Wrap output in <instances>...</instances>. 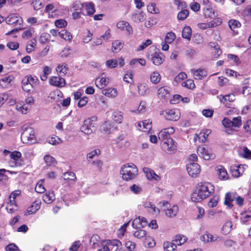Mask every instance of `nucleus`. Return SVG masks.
I'll use <instances>...</instances> for the list:
<instances>
[{
  "label": "nucleus",
  "mask_w": 251,
  "mask_h": 251,
  "mask_svg": "<svg viewBox=\"0 0 251 251\" xmlns=\"http://www.w3.org/2000/svg\"><path fill=\"white\" fill-rule=\"evenodd\" d=\"M56 70L58 73L64 75L67 72L68 67L66 64H58Z\"/></svg>",
  "instance_id": "3c124183"
},
{
  "label": "nucleus",
  "mask_w": 251,
  "mask_h": 251,
  "mask_svg": "<svg viewBox=\"0 0 251 251\" xmlns=\"http://www.w3.org/2000/svg\"><path fill=\"white\" fill-rule=\"evenodd\" d=\"M63 178L65 180L70 183H74L76 178L75 175L72 172H68L63 175Z\"/></svg>",
  "instance_id": "c756f323"
},
{
  "label": "nucleus",
  "mask_w": 251,
  "mask_h": 251,
  "mask_svg": "<svg viewBox=\"0 0 251 251\" xmlns=\"http://www.w3.org/2000/svg\"><path fill=\"white\" fill-rule=\"evenodd\" d=\"M33 86L26 76L22 80V87L24 91L29 92Z\"/></svg>",
  "instance_id": "c9c22d12"
},
{
  "label": "nucleus",
  "mask_w": 251,
  "mask_h": 251,
  "mask_svg": "<svg viewBox=\"0 0 251 251\" xmlns=\"http://www.w3.org/2000/svg\"><path fill=\"white\" fill-rule=\"evenodd\" d=\"M192 35L191 28L188 26H186L183 27L182 31V36L183 38L190 40Z\"/></svg>",
  "instance_id": "79ce46f5"
},
{
  "label": "nucleus",
  "mask_w": 251,
  "mask_h": 251,
  "mask_svg": "<svg viewBox=\"0 0 251 251\" xmlns=\"http://www.w3.org/2000/svg\"><path fill=\"white\" fill-rule=\"evenodd\" d=\"M150 80L152 83L157 84L161 80V75L158 72H153L150 75Z\"/></svg>",
  "instance_id": "ea45409f"
},
{
  "label": "nucleus",
  "mask_w": 251,
  "mask_h": 251,
  "mask_svg": "<svg viewBox=\"0 0 251 251\" xmlns=\"http://www.w3.org/2000/svg\"><path fill=\"white\" fill-rule=\"evenodd\" d=\"M40 208V203L39 202H34L32 205L29 207L25 212V215L27 216L30 214L35 213Z\"/></svg>",
  "instance_id": "c85d7f7f"
},
{
  "label": "nucleus",
  "mask_w": 251,
  "mask_h": 251,
  "mask_svg": "<svg viewBox=\"0 0 251 251\" xmlns=\"http://www.w3.org/2000/svg\"><path fill=\"white\" fill-rule=\"evenodd\" d=\"M175 38V34L173 32H169L167 33L165 36V41L168 44H171L174 41Z\"/></svg>",
  "instance_id": "052dcab7"
},
{
  "label": "nucleus",
  "mask_w": 251,
  "mask_h": 251,
  "mask_svg": "<svg viewBox=\"0 0 251 251\" xmlns=\"http://www.w3.org/2000/svg\"><path fill=\"white\" fill-rule=\"evenodd\" d=\"M209 46L213 48L215 50V56H219L221 53V50L220 49L219 46L215 42H210L209 44Z\"/></svg>",
  "instance_id": "4d7b16f0"
},
{
  "label": "nucleus",
  "mask_w": 251,
  "mask_h": 251,
  "mask_svg": "<svg viewBox=\"0 0 251 251\" xmlns=\"http://www.w3.org/2000/svg\"><path fill=\"white\" fill-rule=\"evenodd\" d=\"M232 222L230 221H226L222 228V233L225 235L228 234L232 229Z\"/></svg>",
  "instance_id": "473e14b6"
},
{
  "label": "nucleus",
  "mask_w": 251,
  "mask_h": 251,
  "mask_svg": "<svg viewBox=\"0 0 251 251\" xmlns=\"http://www.w3.org/2000/svg\"><path fill=\"white\" fill-rule=\"evenodd\" d=\"M217 240V237L207 232L201 237V240L204 243L212 242Z\"/></svg>",
  "instance_id": "7c9ffc66"
},
{
  "label": "nucleus",
  "mask_w": 251,
  "mask_h": 251,
  "mask_svg": "<svg viewBox=\"0 0 251 251\" xmlns=\"http://www.w3.org/2000/svg\"><path fill=\"white\" fill-rule=\"evenodd\" d=\"M160 204L166 207V209L164 210H165V214L168 217L174 218L177 215L179 210V208L177 205L174 204L171 206L167 201H165L161 202Z\"/></svg>",
  "instance_id": "0eeeda50"
},
{
  "label": "nucleus",
  "mask_w": 251,
  "mask_h": 251,
  "mask_svg": "<svg viewBox=\"0 0 251 251\" xmlns=\"http://www.w3.org/2000/svg\"><path fill=\"white\" fill-rule=\"evenodd\" d=\"M44 181V179H41L39 180L36 184V185L35 188V190L37 193H43L44 192H45L46 189L43 185Z\"/></svg>",
  "instance_id": "8fccbe9b"
},
{
  "label": "nucleus",
  "mask_w": 251,
  "mask_h": 251,
  "mask_svg": "<svg viewBox=\"0 0 251 251\" xmlns=\"http://www.w3.org/2000/svg\"><path fill=\"white\" fill-rule=\"evenodd\" d=\"M175 132V129L173 127H170L164 128L159 132L158 134V139L161 141L171 138L170 136V134H173Z\"/></svg>",
  "instance_id": "2eb2a0df"
},
{
  "label": "nucleus",
  "mask_w": 251,
  "mask_h": 251,
  "mask_svg": "<svg viewBox=\"0 0 251 251\" xmlns=\"http://www.w3.org/2000/svg\"><path fill=\"white\" fill-rule=\"evenodd\" d=\"M197 153L201 158L205 160L213 159L215 158V154L208 147L200 146L197 149Z\"/></svg>",
  "instance_id": "423d86ee"
},
{
  "label": "nucleus",
  "mask_w": 251,
  "mask_h": 251,
  "mask_svg": "<svg viewBox=\"0 0 251 251\" xmlns=\"http://www.w3.org/2000/svg\"><path fill=\"white\" fill-rule=\"evenodd\" d=\"M228 25L231 30H234L241 26L239 22L235 20H230L228 22Z\"/></svg>",
  "instance_id": "bf43d9fd"
},
{
  "label": "nucleus",
  "mask_w": 251,
  "mask_h": 251,
  "mask_svg": "<svg viewBox=\"0 0 251 251\" xmlns=\"http://www.w3.org/2000/svg\"><path fill=\"white\" fill-rule=\"evenodd\" d=\"M113 120L118 124L122 123L123 120V112L120 111H115L112 114Z\"/></svg>",
  "instance_id": "4c0bfd02"
},
{
  "label": "nucleus",
  "mask_w": 251,
  "mask_h": 251,
  "mask_svg": "<svg viewBox=\"0 0 251 251\" xmlns=\"http://www.w3.org/2000/svg\"><path fill=\"white\" fill-rule=\"evenodd\" d=\"M15 108L22 114H26L29 111L31 107L26 105L23 101H20L16 103Z\"/></svg>",
  "instance_id": "5701e85b"
},
{
  "label": "nucleus",
  "mask_w": 251,
  "mask_h": 251,
  "mask_svg": "<svg viewBox=\"0 0 251 251\" xmlns=\"http://www.w3.org/2000/svg\"><path fill=\"white\" fill-rule=\"evenodd\" d=\"M235 201L239 206H242L244 203V198L239 196L235 192H230L226 193L225 195L224 204L229 208L233 207L232 202Z\"/></svg>",
  "instance_id": "7ed1b4c3"
},
{
  "label": "nucleus",
  "mask_w": 251,
  "mask_h": 251,
  "mask_svg": "<svg viewBox=\"0 0 251 251\" xmlns=\"http://www.w3.org/2000/svg\"><path fill=\"white\" fill-rule=\"evenodd\" d=\"M165 119L167 120L176 121L180 118V113L177 109H170L166 111Z\"/></svg>",
  "instance_id": "dca6fc26"
},
{
  "label": "nucleus",
  "mask_w": 251,
  "mask_h": 251,
  "mask_svg": "<svg viewBox=\"0 0 251 251\" xmlns=\"http://www.w3.org/2000/svg\"><path fill=\"white\" fill-rule=\"evenodd\" d=\"M191 71L195 79H202L205 77L207 75V71L202 69L191 70Z\"/></svg>",
  "instance_id": "4be33fe9"
},
{
  "label": "nucleus",
  "mask_w": 251,
  "mask_h": 251,
  "mask_svg": "<svg viewBox=\"0 0 251 251\" xmlns=\"http://www.w3.org/2000/svg\"><path fill=\"white\" fill-rule=\"evenodd\" d=\"M143 171L146 175L147 179L149 180L158 181L160 179V177L155 173L154 171L149 168H144Z\"/></svg>",
  "instance_id": "6ab92c4d"
},
{
  "label": "nucleus",
  "mask_w": 251,
  "mask_h": 251,
  "mask_svg": "<svg viewBox=\"0 0 251 251\" xmlns=\"http://www.w3.org/2000/svg\"><path fill=\"white\" fill-rule=\"evenodd\" d=\"M240 152L245 158H249L251 157V151L247 147H243L241 149Z\"/></svg>",
  "instance_id": "774afa93"
},
{
  "label": "nucleus",
  "mask_w": 251,
  "mask_h": 251,
  "mask_svg": "<svg viewBox=\"0 0 251 251\" xmlns=\"http://www.w3.org/2000/svg\"><path fill=\"white\" fill-rule=\"evenodd\" d=\"M181 85L183 87L190 89H193L195 87V84L192 79H188L185 81L182 82Z\"/></svg>",
  "instance_id": "5fc2aeb1"
},
{
  "label": "nucleus",
  "mask_w": 251,
  "mask_h": 251,
  "mask_svg": "<svg viewBox=\"0 0 251 251\" xmlns=\"http://www.w3.org/2000/svg\"><path fill=\"white\" fill-rule=\"evenodd\" d=\"M214 191V187L210 183L203 182L197 187L192 194L191 199L194 202H199L209 197Z\"/></svg>",
  "instance_id": "f257e3e1"
},
{
  "label": "nucleus",
  "mask_w": 251,
  "mask_h": 251,
  "mask_svg": "<svg viewBox=\"0 0 251 251\" xmlns=\"http://www.w3.org/2000/svg\"><path fill=\"white\" fill-rule=\"evenodd\" d=\"M101 93L108 98H114L117 97L118 95V91L115 88L108 87L103 89L102 90Z\"/></svg>",
  "instance_id": "b1692460"
},
{
  "label": "nucleus",
  "mask_w": 251,
  "mask_h": 251,
  "mask_svg": "<svg viewBox=\"0 0 251 251\" xmlns=\"http://www.w3.org/2000/svg\"><path fill=\"white\" fill-rule=\"evenodd\" d=\"M164 57V54L158 51H155L152 54H149L148 55V58L156 66H159L163 62Z\"/></svg>",
  "instance_id": "ddd939ff"
},
{
  "label": "nucleus",
  "mask_w": 251,
  "mask_h": 251,
  "mask_svg": "<svg viewBox=\"0 0 251 251\" xmlns=\"http://www.w3.org/2000/svg\"><path fill=\"white\" fill-rule=\"evenodd\" d=\"M109 82V78L106 77L104 74H102L96 79L95 84L98 88L103 89L105 86L108 85Z\"/></svg>",
  "instance_id": "f3484780"
},
{
  "label": "nucleus",
  "mask_w": 251,
  "mask_h": 251,
  "mask_svg": "<svg viewBox=\"0 0 251 251\" xmlns=\"http://www.w3.org/2000/svg\"><path fill=\"white\" fill-rule=\"evenodd\" d=\"M124 43L119 40L114 41L112 43V51L113 52H119L123 47Z\"/></svg>",
  "instance_id": "f704fd0d"
},
{
  "label": "nucleus",
  "mask_w": 251,
  "mask_h": 251,
  "mask_svg": "<svg viewBox=\"0 0 251 251\" xmlns=\"http://www.w3.org/2000/svg\"><path fill=\"white\" fill-rule=\"evenodd\" d=\"M49 83L51 85L62 87L66 84L65 79L59 76H53L50 78Z\"/></svg>",
  "instance_id": "a211bd4d"
},
{
  "label": "nucleus",
  "mask_w": 251,
  "mask_h": 251,
  "mask_svg": "<svg viewBox=\"0 0 251 251\" xmlns=\"http://www.w3.org/2000/svg\"><path fill=\"white\" fill-rule=\"evenodd\" d=\"M13 77L12 76H5L0 79V85L2 87L6 86L7 84L11 83Z\"/></svg>",
  "instance_id": "09e8293b"
},
{
  "label": "nucleus",
  "mask_w": 251,
  "mask_h": 251,
  "mask_svg": "<svg viewBox=\"0 0 251 251\" xmlns=\"http://www.w3.org/2000/svg\"><path fill=\"white\" fill-rule=\"evenodd\" d=\"M157 24V20L156 18L151 17L148 20L146 21L145 23V26L147 28H150L152 25H155Z\"/></svg>",
  "instance_id": "69168bd1"
},
{
  "label": "nucleus",
  "mask_w": 251,
  "mask_h": 251,
  "mask_svg": "<svg viewBox=\"0 0 251 251\" xmlns=\"http://www.w3.org/2000/svg\"><path fill=\"white\" fill-rule=\"evenodd\" d=\"M189 15V11L187 10L184 9L180 11L177 14V19L178 20H184Z\"/></svg>",
  "instance_id": "680f3d73"
},
{
  "label": "nucleus",
  "mask_w": 251,
  "mask_h": 251,
  "mask_svg": "<svg viewBox=\"0 0 251 251\" xmlns=\"http://www.w3.org/2000/svg\"><path fill=\"white\" fill-rule=\"evenodd\" d=\"M217 98L220 101L221 103L223 104L225 106L231 107L230 103L234 101L235 100V96L234 93H230L225 96L219 95L217 96Z\"/></svg>",
  "instance_id": "f8f14e48"
},
{
  "label": "nucleus",
  "mask_w": 251,
  "mask_h": 251,
  "mask_svg": "<svg viewBox=\"0 0 251 251\" xmlns=\"http://www.w3.org/2000/svg\"><path fill=\"white\" fill-rule=\"evenodd\" d=\"M121 245V242L118 240H110L103 241L101 243L102 248L99 249L98 251H110L114 250L117 251L119 247Z\"/></svg>",
  "instance_id": "39448f33"
},
{
  "label": "nucleus",
  "mask_w": 251,
  "mask_h": 251,
  "mask_svg": "<svg viewBox=\"0 0 251 251\" xmlns=\"http://www.w3.org/2000/svg\"><path fill=\"white\" fill-rule=\"evenodd\" d=\"M216 170L218 173L220 179H226L228 178V174L225 168L222 166L216 167Z\"/></svg>",
  "instance_id": "2f4dec72"
},
{
  "label": "nucleus",
  "mask_w": 251,
  "mask_h": 251,
  "mask_svg": "<svg viewBox=\"0 0 251 251\" xmlns=\"http://www.w3.org/2000/svg\"><path fill=\"white\" fill-rule=\"evenodd\" d=\"M138 129L144 132H147L151 128V121L150 120H146L138 123Z\"/></svg>",
  "instance_id": "aec40b11"
},
{
  "label": "nucleus",
  "mask_w": 251,
  "mask_h": 251,
  "mask_svg": "<svg viewBox=\"0 0 251 251\" xmlns=\"http://www.w3.org/2000/svg\"><path fill=\"white\" fill-rule=\"evenodd\" d=\"M233 91L237 94H242L245 97L249 95L251 93V87L245 85L242 87V90H240L237 87L235 86L233 89Z\"/></svg>",
  "instance_id": "393cba45"
},
{
  "label": "nucleus",
  "mask_w": 251,
  "mask_h": 251,
  "mask_svg": "<svg viewBox=\"0 0 251 251\" xmlns=\"http://www.w3.org/2000/svg\"><path fill=\"white\" fill-rule=\"evenodd\" d=\"M112 124L110 122L107 121L103 123L100 126L101 132L106 134H109L111 132Z\"/></svg>",
  "instance_id": "a19ab883"
},
{
  "label": "nucleus",
  "mask_w": 251,
  "mask_h": 251,
  "mask_svg": "<svg viewBox=\"0 0 251 251\" xmlns=\"http://www.w3.org/2000/svg\"><path fill=\"white\" fill-rule=\"evenodd\" d=\"M163 248L164 251H175L176 246L174 242H166L164 243Z\"/></svg>",
  "instance_id": "a18cd8bd"
},
{
  "label": "nucleus",
  "mask_w": 251,
  "mask_h": 251,
  "mask_svg": "<svg viewBox=\"0 0 251 251\" xmlns=\"http://www.w3.org/2000/svg\"><path fill=\"white\" fill-rule=\"evenodd\" d=\"M242 15L247 19H251V4L248 5L242 12Z\"/></svg>",
  "instance_id": "6e6d98bb"
},
{
  "label": "nucleus",
  "mask_w": 251,
  "mask_h": 251,
  "mask_svg": "<svg viewBox=\"0 0 251 251\" xmlns=\"http://www.w3.org/2000/svg\"><path fill=\"white\" fill-rule=\"evenodd\" d=\"M203 14L204 16L207 18H212L216 16L214 10L210 7H206L204 9Z\"/></svg>",
  "instance_id": "de8ad7c7"
},
{
  "label": "nucleus",
  "mask_w": 251,
  "mask_h": 251,
  "mask_svg": "<svg viewBox=\"0 0 251 251\" xmlns=\"http://www.w3.org/2000/svg\"><path fill=\"white\" fill-rule=\"evenodd\" d=\"M100 151L99 149L94 150L91 152L88 153L86 155V158L88 161L90 159H92L95 157V156H98L100 154Z\"/></svg>",
  "instance_id": "864d4df0"
},
{
  "label": "nucleus",
  "mask_w": 251,
  "mask_h": 251,
  "mask_svg": "<svg viewBox=\"0 0 251 251\" xmlns=\"http://www.w3.org/2000/svg\"><path fill=\"white\" fill-rule=\"evenodd\" d=\"M22 154L20 151H14L10 154V159L9 164L10 167H17L21 166L22 161L21 159Z\"/></svg>",
  "instance_id": "6e6552de"
},
{
  "label": "nucleus",
  "mask_w": 251,
  "mask_h": 251,
  "mask_svg": "<svg viewBox=\"0 0 251 251\" xmlns=\"http://www.w3.org/2000/svg\"><path fill=\"white\" fill-rule=\"evenodd\" d=\"M147 232L143 229H139L135 231L133 233V235L135 237L138 239L143 238L146 236Z\"/></svg>",
  "instance_id": "0e129e2a"
},
{
  "label": "nucleus",
  "mask_w": 251,
  "mask_h": 251,
  "mask_svg": "<svg viewBox=\"0 0 251 251\" xmlns=\"http://www.w3.org/2000/svg\"><path fill=\"white\" fill-rule=\"evenodd\" d=\"M59 36L65 40L71 41L72 39V35L71 33L66 30H62L59 32Z\"/></svg>",
  "instance_id": "49530a36"
},
{
  "label": "nucleus",
  "mask_w": 251,
  "mask_h": 251,
  "mask_svg": "<svg viewBox=\"0 0 251 251\" xmlns=\"http://www.w3.org/2000/svg\"><path fill=\"white\" fill-rule=\"evenodd\" d=\"M55 199V197L53 191L46 193L43 196V201L47 203H51Z\"/></svg>",
  "instance_id": "e433bc0d"
},
{
  "label": "nucleus",
  "mask_w": 251,
  "mask_h": 251,
  "mask_svg": "<svg viewBox=\"0 0 251 251\" xmlns=\"http://www.w3.org/2000/svg\"><path fill=\"white\" fill-rule=\"evenodd\" d=\"M56 9L52 4H48L45 8V12L48 14L49 17L54 18L55 15V12Z\"/></svg>",
  "instance_id": "72a5a7b5"
},
{
  "label": "nucleus",
  "mask_w": 251,
  "mask_h": 251,
  "mask_svg": "<svg viewBox=\"0 0 251 251\" xmlns=\"http://www.w3.org/2000/svg\"><path fill=\"white\" fill-rule=\"evenodd\" d=\"M33 8L35 10H39L42 7V0H33L31 3Z\"/></svg>",
  "instance_id": "338daca9"
},
{
  "label": "nucleus",
  "mask_w": 251,
  "mask_h": 251,
  "mask_svg": "<svg viewBox=\"0 0 251 251\" xmlns=\"http://www.w3.org/2000/svg\"><path fill=\"white\" fill-rule=\"evenodd\" d=\"M82 6L85 8L88 16H91L93 15L96 11L95 5L91 2L83 3Z\"/></svg>",
  "instance_id": "cd10ccee"
},
{
  "label": "nucleus",
  "mask_w": 251,
  "mask_h": 251,
  "mask_svg": "<svg viewBox=\"0 0 251 251\" xmlns=\"http://www.w3.org/2000/svg\"><path fill=\"white\" fill-rule=\"evenodd\" d=\"M245 165H235L231 167V171L233 176L235 177L240 176L243 173Z\"/></svg>",
  "instance_id": "bb28decb"
},
{
  "label": "nucleus",
  "mask_w": 251,
  "mask_h": 251,
  "mask_svg": "<svg viewBox=\"0 0 251 251\" xmlns=\"http://www.w3.org/2000/svg\"><path fill=\"white\" fill-rule=\"evenodd\" d=\"M251 221V210L245 211L241 214V221L244 224H246Z\"/></svg>",
  "instance_id": "37998d69"
},
{
  "label": "nucleus",
  "mask_w": 251,
  "mask_h": 251,
  "mask_svg": "<svg viewBox=\"0 0 251 251\" xmlns=\"http://www.w3.org/2000/svg\"><path fill=\"white\" fill-rule=\"evenodd\" d=\"M186 167L188 174L192 177H197L200 173V166L198 163H187Z\"/></svg>",
  "instance_id": "9b49d317"
},
{
  "label": "nucleus",
  "mask_w": 251,
  "mask_h": 251,
  "mask_svg": "<svg viewBox=\"0 0 251 251\" xmlns=\"http://www.w3.org/2000/svg\"><path fill=\"white\" fill-rule=\"evenodd\" d=\"M211 133L210 129H206L202 130L198 134H196L195 137L196 140H198L200 143H204L206 141L208 135Z\"/></svg>",
  "instance_id": "a878e982"
},
{
  "label": "nucleus",
  "mask_w": 251,
  "mask_h": 251,
  "mask_svg": "<svg viewBox=\"0 0 251 251\" xmlns=\"http://www.w3.org/2000/svg\"><path fill=\"white\" fill-rule=\"evenodd\" d=\"M138 92L139 95L144 96L146 94L148 86L146 83H139L137 85Z\"/></svg>",
  "instance_id": "c03bdc74"
},
{
  "label": "nucleus",
  "mask_w": 251,
  "mask_h": 251,
  "mask_svg": "<svg viewBox=\"0 0 251 251\" xmlns=\"http://www.w3.org/2000/svg\"><path fill=\"white\" fill-rule=\"evenodd\" d=\"M187 240L186 236L183 235H177L176 236L175 239L173 240V242L176 244V246H180L184 243Z\"/></svg>",
  "instance_id": "58836bf2"
},
{
  "label": "nucleus",
  "mask_w": 251,
  "mask_h": 251,
  "mask_svg": "<svg viewBox=\"0 0 251 251\" xmlns=\"http://www.w3.org/2000/svg\"><path fill=\"white\" fill-rule=\"evenodd\" d=\"M105 65L108 68H114L117 66L118 61L115 59L108 60L106 61Z\"/></svg>",
  "instance_id": "e2e57ef3"
},
{
  "label": "nucleus",
  "mask_w": 251,
  "mask_h": 251,
  "mask_svg": "<svg viewBox=\"0 0 251 251\" xmlns=\"http://www.w3.org/2000/svg\"><path fill=\"white\" fill-rule=\"evenodd\" d=\"M94 124L90 119L85 120L80 127V130L86 134H90L96 130Z\"/></svg>",
  "instance_id": "9d476101"
},
{
  "label": "nucleus",
  "mask_w": 251,
  "mask_h": 251,
  "mask_svg": "<svg viewBox=\"0 0 251 251\" xmlns=\"http://www.w3.org/2000/svg\"><path fill=\"white\" fill-rule=\"evenodd\" d=\"M146 15L143 11H136L131 16V19L135 23H139L146 19Z\"/></svg>",
  "instance_id": "412c9836"
},
{
  "label": "nucleus",
  "mask_w": 251,
  "mask_h": 251,
  "mask_svg": "<svg viewBox=\"0 0 251 251\" xmlns=\"http://www.w3.org/2000/svg\"><path fill=\"white\" fill-rule=\"evenodd\" d=\"M157 94L159 97L165 98L168 94V88L167 87H161L158 89Z\"/></svg>",
  "instance_id": "13d9d810"
},
{
  "label": "nucleus",
  "mask_w": 251,
  "mask_h": 251,
  "mask_svg": "<svg viewBox=\"0 0 251 251\" xmlns=\"http://www.w3.org/2000/svg\"><path fill=\"white\" fill-rule=\"evenodd\" d=\"M44 161L47 166L53 165L56 163L55 159L50 155H46L44 157Z\"/></svg>",
  "instance_id": "603ef678"
},
{
  "label": "nucleus",
  "mask_w": 251,
  "mask_h": 251,
  "mask_svg": "<svg viewBox=\"0 0 251 251\" xmlns=\"http://www.w3.org/2000/svg\"><path fill=\"white\" fill-rule=\"evenodd\" d=\"M163 149L168 153H171L176 150V143L172 138L162 141Z\"/></svg>",
  "instance_id": "1a4fd4ad"
},
{
  "label": "nucleus",
  "mask_w": 251,
  "mask_h": 251,
  "mask_svg": "<svg viewBox=\"0 0 251 251\" xmlns=\"http://www.w3.org/2000/svg\"><path fill=\"white\" fill-rule=\"evenodd\" d=\"M21 140L25 144H32L36 142L34 130L31 127H25L21 134Z\"/></svg>",
  "instance_id": "20e7f679"
},
{
  "label": "nucleus",
  "mask_w": 251,
  "mask_h": 251,
  "mask_svg": "<svg viewBox=\"0 0 251 251\" xmlns=\"http://www.w3.org/2000/svg\"><path fill=\"white\" fill-rule=\"evenodd\" d=\"M138 173V168L132 163L123 165L120 170V174L122 176L123 179L126 181L134 179L137 176Z\"/></svg>",
  "instance_id": "f03ea898"
},
{
  "label": "nucleus",
  "mask_w": 251,
  "mask_h": 251,
  "mask_svg": "<svg viewBox=\"0 0 251 251\" xmlns=\"http://www.w3.org/2000/svg\"><path fill=\"white\" fill-rule=\"evenodd\" d=\"M6 23L10 25H21L23 23V20L17 14H12L6 18Z\"/></svg>",
  "instance_id": "4468645a"
}]
</instances>
